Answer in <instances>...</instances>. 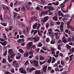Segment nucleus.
I'll return each mask as SVG.
<instances>
[{
	"label": "nucleus",
	"instance_id": "obj_1",
	"mask_svg": "<svg viewBox=\"0 0 74 74\" xmlns=\"http://www.w3.org/2000/svg\"><path fill=\"white\" fill-rule=\"evenodd\" d=\"M8 52L10 54V56L12 59H14V56H15V54L14 53V52L12 49H10L8 51Z\"/></svg>",
	"mask_w": 74,
	"mask_h": 74
},
{
	"label": "nucleus",
	"instance_id": "obj_2",
	"mask_svg": "<svg viewBox=\"0 0 74 74\" xmlns=\"http://www.w3.org/2000/svg\"><path fill=\"white\" fill-rule=\"evenodd\" d=\"M13 65L15 67H18L19 66V63H17L16 60H14L13 61Z\"/></svg>",
	"mask_w": 74,
	"mask_h": 74
},
{
	"label": "nucleus",
	"instance_id": "obj_3",
	"mask_svg": "<svg viewBox=\"0 0 74 74\" xmlns=\"http://www.w3.org/2000/svg\"><path fill=\"white\" fill-rule=\"evenodd\" d=\"M36 69L33 67H32L31 68L29 69V68L28 67L27 69V71H28L29 73H31L33 71H34Z\"/></svg>",
	"mask_w": 74,
	"mask_h": 74
},
{
	"label": "nucleus",
	"instance_id": "obj_4",
	"mask_svg": "<svg viewBox=\"0 0 74 74\" xmlns=\"http://www.w3.org/2000/svg\"><path fill=\"white\" fill-rule=\"evenodd\" d=\"M32 44H33L32 42H30L28 43L27 44V48L28 49H30L32 46Z\"/></svg>",
	"mask_w": 74,
	"mask_h": 74
},
{
	"label": "nucleus",
	"instance_id": "obj_5",
	"mask_svg": "<svg viewBox=\"0 0 74 74\" xmlns=\"http://www.w3.org/2000/svg\"><path fill=\"white\" fill-rule=\"evenodd\" d=\"M25 39H19L17 40V42L18 44H21L23 42H24Z\"/></svg>",
	"mask_w": 74,
	"mask_h": 74
},
{
	"label": "nucleus",
	"instance_id": "obj_6",
	"mask_svg": "<svg viewBox=\"0 0 74 74\" xmlns=\"http://www.w3.org/2000/svg\"><path fill=\"white\" fill-rule=\"evenodd\" d=\"M72 6V4H71V3L70 5L69 6H68L67 7V10H66V11H65L64 10H63V12H68V10H69L71 9V7Z\"/></svg>",
	"mask_w": 74,
	"mask_h": 74
},
{
	"label": "nucleus",
	"instance_id": "obj_7",
	"mask_svg": "<svg viewBox=\"0 0 74 74\" xmlns=\"http://www.w3.org/2000/svg\"><path fill=\"white\" fill-rule=\"evenodd\" d=\"M67 27L68 28V29H71V30H72V31H74V28L73 26L69 25H67Z\"/></svg>",
	"mask_w": 74,
	"mask_h": 74
},
{
	"label": "nucleus",
	"instance_id": "obj_8",
	"mask_svg": "<svg viewBox=\"0 0 74 74\" xmlns=\"http://www.w3.org/2000/svg\"><path fill=\"white\" fill-rule=\"evenodd\" d=\"M32 39H33V40H34L35 42H37V41H38V40H39V39H40V37L38 36H37V37H34Z\"/></svg>",
	"mask_w": 74,
	"mask_h": 74
},
{
	"label": "nucleus",
	"instance_id": "obj_9",
	"mask_svg": "<svg viewBox=\"0 0 74 74\" xmlns=\"http://www.w3.org/2000/svg\"><path fill=\"white\" fill-rule=\"evenodd\" d=\"M62 41L63 42H64V43H66L67 42V39L65 37V36H63L62 39Z\"/></svg>",
	"mask_w": 74,
	"mask_h": 74
},
{
	"label": "nucleus",
	"instance_id": "obj_10",
	"mask_svg": "<svg viewBox=\"0 0 74 74\" xmlns=\"http://www.w3.org/2000/svg\"><path fill=\"white\" fill-rule=\"evenodd\" d=\"M60 53L59 51H57L56 52V54H54L53 56H55V58H58L59 57V53Z\"/></svg>",
	"mask_w": 74,
	"mask_h": 74
},
{
	"label": "nucleus",
	"instance_id": "obj_11",
	"mask_svg": "<svg viewBox=\"0 0 74 74\" xmlns=\"http://www.w3.org/2000/svg\"><path fill=\"white\" fill-rule=\"evenodd\" d=\"M51 48L52 54H55V49L54 48H52L51 47Z\"/></svg>",
	"mask_w": 74,
	"mask_h": 74
},
{
	"label": "nucleus",
	"instance_id": "obj_12",
	"mask_svg": "<svg viewBox=\"0 0 74 74\" xmlns=\"http://www.w3.org/2000/svg\"><path fill=\"white\" fill-rule=\"evenodd\" d=\"M28 56H29V53L28 51H26L24 54V57H25V58L28 57Z\"/></svg>",
	"mask_w": 74,
	"mask_h": 74
},
{
	"label": "nucleus",
	"instance_id": "obj_13",
	"mask_svg": "<svg viewBox=\"0 0 74 74\" xmlns=\"http://www.w3.org/2000/svg\"><path fill=\"white\" fill-rule=\"evenodd\" d=\"M33 62L36 66H38V61L34 60Z\"/></svg>",
	"mask_w": 74,
	"mask_h": 74
},
{
	"label": "nucleus",
	"instance_id": "obj_14",
	"mask_svg": "<svg viewBox=\"0 0 74 74\" xmlns=\"http://www.w3.org/2000/svg\"><path fill=\"white\" fill-rule=\"evenodd\" d=\"M0 43L3 46H5L7 45V41H5L3 42H1Z\"/></svg>",
	"mask_w": 74,
	"mask_h": 74
},
{
	"label": "nucleus",
	"instance_id": "obj_15",
	"mask_svg": "<svg viewBox=\"0 0 74 74\" xmlns=\"http://www.w3.org/2000/svg\"><path fill=\"white\" fill-rule=\"evenodd\" d=\"M43 70L44 73H45L47 71V66H44V67L43 68Z\"/></svg>",
	"mask_w": 74,
	"mask_h": 74
},
{
	"label": "nucleus",
	"instance_id": "obj_16",
	"mask_svg": "<svg viewBox=\"0 0 74 74\" xmlns=\"http://www.w3.org/2000/svg\"><path fill=\"white\" fill-rule=\"evenodd\" d=\"M39 58V59L40 60H44L45 59V58L44 57H43L42 56H40Z\"/></svg>",
	"mask_w": 74,
	"mask_h": 74
},
{
	"label": "nucleus",
	"instance_id": "obj_17",
	"mask_svg": "<svg viewBox=\"0 0 74 74\" xmlns=\"http://www.w3.org/2000/svg\"><path fill=\"white\" fill-rule=\"evenodd\" d=\"M73 18V16H72L71 19L69 20V21L67 22V26L69 25H70V22L71 21V20H72V19Z\"/></svg>",
	"mask_w": 74,
	"mask_h": 74
},
{
	"label": "nucleus",
	"instance_id": "obj_18",
	"mask_svg": "<svg viewBox=\"0 0 74 74\" xmlns=\"http://www.w3.org/2000/svg\"><path fill=\"white\" fill-rule=\"evenodd\" d=\"M2 36H3V37L4 38H5V40H7V36H6V35H5V34L4 33H3L2 34Z\"/></svg>",
	"mask_w": 74,
	"mask_h": 74
},
{
	"label": "nucleus",
	"instance_id": "obj_19",
	"mask_svg": "<svg viewBox=\"0 0 74 74\" xmlns=\"http://www.w3.org/2000/svg\"><path fill=\"white\" fill-rule=\"evenodd\" d=\"M58 17L56 16H54L53 17V20H54L55 21H58Z\"/></svg>",
	"mask_w": 74,
	"mask_h": 74
},
{
	"label": "nucleus",
	"instance_id": "obj_20",
	"mask_svg": "<svg viewBox=\"0 0 74 74\" xmlns=\"http://www.w3.org/2000/svg\"><path fill=\"white\" fill-rule=\"evenodd\" d=\"M62 46V45L61 44H59L58 45V47L57 48L59 50H61L62 49V48L60 47H61Z\"/></svg>",
	"mask_w": 74,
	"mask_h": 74
},
{
	"label": "nucleus",
	"instance_id": "obj_21",
	"mask_svg": "<svg viewBox=\"0 0 74 74\" xmlns=\"http://www.w3.org/2000/svg\"><path fill=\"white\" fill-rule=\"evenodd\" d=\"M37 23H36L33 26V29H36V27H37Z\"/></svg>",
	"mask_w": 74,
	"mask_h": 74
},
{
	"label": "nucleus",
	"instance_id": "obj_22",
	"mask_svg": "<svg viewBox=\"0 0 74 74\" xmlns=\"http://www.w3.org/2000/svg\"><path fill=\"white\" fill-rule=\"evenodd\" d=\"M47 8H48V9H50L51 10H54V8L52 6H48Z\"/></svg>",
	"mask_w": 74,
	"mask_h": 74
},
{
	"label": "nucleus",
	"instance_id": "obj_23",
	"mask_svg": "<svg viewBox=\"0 0 74 74\" xmlns=\"http://www.w3.org/2000/svg\"><path fill=\"white\" fill-rule=\"evenodd\" d=\"M49 58V59L48 60V62L49 63H50L52 61V57L51 56H50Z\"/></svg>",
	"mask_w": 74,
	"mask_h": 74
},
{
	"label": "nucleus",
	"instance_id": "obj_24",
	"mask_svg": "<svg viewBox=\"0 0 74 74\" xmlns=\"http://www.w3.org/2000/svg\"><path fill=\"white\" fill-rule=\"evenodd\" d=\"M21 10L22 11H26V8H25V6L21 7Z\"/></svg>",
	"mask_w": 74,
	"mask_h": 74
},
{
	"label": "nucleus",
	"instance_id": "obj_25",
	"mask_svg": "<svg viewBox=\"0 0 74 74\" xmlns=\"http://www.w3.org/2000/svg\"><path fill=\"white\" fill-rule=\"evenodd\" d=\"M55 61H56V59L54 57H53L52 61L51 62L52 63H55Z\"/></svg>",
	"mask_w": 74,
	"mask_h": 74
},
{
	"label": "nucleus",
	"instance_id": "obj_26",
	"mask_svg": "<svg viewBox=\"0 0 74 74\" xmlns=\"http://www.w3.org/2000/svg\"><path fill=\"white\" fill-rule=\"evenodd\" d=\"M35 73L36 74H41V73L40 72V70H36L35 72Z\"/></svg>",
	"mask_w": 74,
	"mask_h": 74
},
{
	"label": "nucleus",
	"instance_id": "obj_27",
	"mask_svg": "<svg viewBox=\"0 0 74 74\" xmlns=\"http://www.w3.org/2000/svg\"><path fill=\"white\" fill-rule=\"evenodd\" d=\"M21 73H22L23 74H26V71L25 70H22L21 71Z\"/></svg>",
	"mask_w": 74,
	"mask_h": 74
},
{
	"label": "nucleus",
	"instance_id": "obj_28",
	"mask_svg": "<svg viewBox=\"0 0 74 74\" xmlns=\"http://www.w3.org/2000/svg\"><path fill=\"white\" fill-rule=\"evenodd\" d=\"M48 31L49 34H52V29H48Z\"/></svg>",
	"mask_w": 74,
	"mask_h": 74
},
{
	"label": "nucleus",
	"instance_id": "obj_29",
	"mask_svg": "<svg viewBox=\"0 0 74 74\" xmlns=\"http://www.w3.org/2000/svg\"><path fill=\"white\" fill-rule=\"evenodd\" d=\"M66 46H67V49H69V51H70V48L71 47V46H70L69 45H66Z\"/></svg>",
	"mask_w": 74,
	"mask_h": 74
},
{
	"label": "nucleus",
	"instance_id": "obj_30",
	"mask_svg": "<svg viewBox=\"0 0 74 74\" xmlns=\"http://www.w3.org/2000/svg\"><path fill=\"white\" fill-rule=\"evenodd\" d=\"M18 51L19 52H20L21 53H23V50L22 49H20L18 50Z\"/></svg>",
	"mask_w": 74,
	"mask_h": 74
},
{
	"label": "nucleus",
	"instance_id": "obj_31",
	"mask_svg": "<svg viewBox=\"0 0 74 74\" xmlns=\"http://www.w3.org/2000/svg\"><path fill=\"white\" fill-rule=\"evenodd\" d=\"M36 46L35 45H32L30 49H32V48H33V49H34L36 48Z\"/></svg>",
	"mask_w": 74,
	"mask_h": 74
},
{
	"label": "nucleus",
	"instance_id": "obj_32",
	"mask_svg": "<svg viewBox=\"0 0 74 74\" xmlns=\"http://www.w3.org/2000/svg\"><path fill=\"white\" fill-rule=\"evenodd\" d=\"M73 54H72L71 55L69 56V60L70 61H71L72 59H73L72 58L73 57Z\"/></svg>",
	"mask_w": 74,
	"mask_h": 74
},
{
	"label": "nucleus",
	"instance_id": "obj_33",
	"mask_svg": "<svg viewBox=\"0 0 74 74\" xmlns=\"http://www.w3.org/2000/svg\"><path fill=\"white\" fill-rule=\"evenodd\" d=\"M34 18H35V16H32L31 17V19L30 20V22H33L34 19Z\"/></svg>",
	"mask_w": 74,
	"mask_h": 74
},
{
	"label": "nucleus",
	"instance_id": "obj_34",
	"mask_svg": "<svg viewBox=\"0 0 74 74\" xmlns=\"http://www.w3.org/2000/svg\"><path fill=\"white\" fill-rule=\"evenodd\" d=\"M48 17L46 16V17H45L44 18V21H45V22H47V21H48Z\"/></svg>",
	"mask_w": 74,
	"mask_h": 74
},
{
	"label": "nucleus",
	"instance_id": "obj_35",
	"mask_svg": "<svg viewBox=\"0 0 74 74\" xmlns=\"http://www.w3.org/2000/svg\"><path fill=\"white\" fill-rule=\"evenodd\" d=\"M42 46V43H39L38 44V47H41Z\"/></svg>",
	"mask_w": 74,
	"mask_h": 74
},
{
	"label": "nucleus",
	"instance_id": "obj_36",
	"mask_svg": "<svg viewBox=\"0 0 74 74\" xmlns=\"http://www.w3.org/2000/svg\"><path fill=\"white\" fill-rule=\"evenodd\" d=\"M1 25H2L3 26H7V23H1Z\"/></svg>",
	"mask_w": 74,
	"mask_h": 74
},
{
	"label": "nucleus",
	"instance_id": "obj_37",
	"mask_svg": "<svg viewBox=\"0 0 74 74\" xmlns=\"http://www.w3.org/2000/svg\"><path fill=\"white\" fill-rule=\"evenodd\" d=\"M7 54V50H6L3 53V56H5Z\"/></svg>",
	"mask_w": 74,
	"mask_h": 74
},
{
	"label": "nucleus",
	"instance_id": "obj_38",
	"mask_svg": "<svg viewBox=\"0 0 74 74\" xmlns=\"http://www.w3.org/2000/svg\"><path fill=\"white\" fill-rule=\"evenodd\" d=\"M67 41L68 42H70V41H72V39L70 37H69L68 38Z\"/></svg>",
	"mask_w": 74,
	"mask_h": 74
},
{
	"label": "nucleus",
	"instance_id": "obj_39",
	"mask_svg": "<svg viewBox=\"0 0 74 74\" xmlns=\"http://www.w3.org/2000/svg\"><path fill=\"white\" fill-rule=\"evenodd\" d=\"M73 53L74 52V48H72L70 50V51Z\"/></svg>",
	"mask_w": 74,
	"mask_h": 74
},
{
	"label": "nucleus",
	"instance_id": "obj_40",
	"mask_svg": "<svg viewBox=\"0 0 74 74\" xmlns=\"http://www.w3.org/2000/svg\"><path fill=\"white\" fill-rule=\"evenodd\" d=\"M60 7H61L62 9V8H64V7H65V5H64L61 4L60 5Z\"/></svg>",
	"mask_w": 74,
	"mask_h": 74
},
{
	"label": "nucleus",
	"instance_id": "obj_41",
	"mask_svg": "<svg viewBox=\"0 0 74 74\" xmlns=\"http://www.w3.org/2000/svg\"><path fill=\"white\" fill-rule=\"evenodd\" d=\"M49 23H47L46 24V27L47 29H48V26H49Z\"/></svg>",
	"mask_w": 74,
	"mask_h": 74
},
{
	"label": "nucleus",
	"instance_id": "obj_42",
	"mask_svg": "<svg viewBox=\"0 0 74 74\" xmlns=\"http://www.w3.org/2000/svg\"><path fill=\"white\" fill-rule=\"evenodd\" d=\"M6 62V60L5 58H3L2 60V62L3 63H4Z\"/></svg>",
	"mask_w": 74,
	"mask_h": 74
},
{
	"label": "nucleus",
	"instance_id": "obj_43",
	"mask_svg": "<svg viewBox=\"0 0 74 74\" xmlns=\"http://www.w3.org/2000/svg\"><path fill=\"white\" fill-rule=\"evenodd\" d=\"M40 26H41V24H38V26L37 27V29H38L40 27Z\"/></svg>",
	"mask_w": 74,
	"mask_h": 74
},
{
	"label": "nucleus",
	"instance_id": "obj_44",
	"mask_svg": "<svg viewBox=\"0 0 74 74\" xmlns=\"http://www.w3.org/2000/svg\"><path fill=\"white\" fill-rule=\"evenodd\" d=\"M61 29V32L63 31V27H60Z\"/></svg>",
	"mask_w": 74,
	"mask_h": 74
},
{
	"label": "nucleus",
	"instance_id": "obj_45",
	"mask_svg": "<svg viewBox=\"0 0 74 74\" xmlns=\"http://www.w3.org/2000/svg\"><path fill=\"white\" fill-rule=\"evenodd\" d=\"M59 56L60 57H63V55L62 53H60L59 54Z\"/></svg>",
	"mask_w": 74,
	"mask_h": 74
},
{
	"label": "nucleus",
	"instance_id": "obj_46",
	"mask_svg": "<svg viewBox=\"0 0 74 74\" xmlns=\"http://www.w3.org/2000/svg\"><path fill=\"white\" fill-rule=\"evenodd\" d=\"M58 63H56L53 65V66L54 67H56L58 66Z\"/></svg>",
	"mask_w": 74,
	"mask_h": 74
},
{
	"label": "nucleus",
	"instance_id": "obj_47",
	"mask_svg": "<svg viewBox=\"0 0 74 74\" xmlns=\"http://www.w3.org/2000/svg\"><path fill=\"white\" fill-rule=\"evenodd\" d=\"M61 63L62 65H64V62L63 61H61Z\"/></svg>",
	"mask_w": 74,
	"mask_h": 74
},
{
	"label": "nucleus",
	"instance_id": "obj_48",
	"mask_svg": "<svg viewBox=\"0 0 74 74\" xmlns=\"http://www.w3.org/2000/svg\"><path fill=\"white\" fill-rule=\"evenodd\" d=\"M37 30H35L34 31V33L33 34L34 35H35L36 34H37Z\"/></svg>",
	"mask_w": 74,
	"mask_h": 74
},
{
	"label": "nucleus",
	"instance_id": "obj_49",
	"mask_svg": "<svg viewBox=\"0 0 74 74\" xmlns=\"http://www.w3.org/2000/svg\"><path fill=\"white\" fill-rule=\"evenodd\" d=\"M46 42H48L49 41V38H47V39L46 40Z\"/></svg>",
	"mask_w": 74,
	"mask_h": 74
},
{
	"label": "nucleus",
	"instance_id": "obj_50",
	"mask_svg": "<svg viewBox=\"0 0 74 74\" xmlns=\"http://www.w3.org/2000/svg\"><path fill=\"white\" fill-rule=\"evenodd\" d=\"M50 42H51V44H55V42L51 40V41Z\"/></svg>",
	"mask_w": 74,
	"mask_h": 74
},
{
	"label": "nucleus",
	"instance_id": "obj_51",
	"mask_svg": "<svg viewBox=\"0 0 74 74\" xmlns=\"http://www.w3.org/2000/svg\"><path fill=\"white\" fill-rule=\"evenodd\" d=\"M10 6L11 7H13V3L11 2L10 3Z\"/></svg>",
	"mask_w": 74,
	"mask_h": 74
},
{
	"label": "nucleus",
	"instance_id": "obj_52",
	"mask_svg": "<svg viewBox=\"0 0 74 74\" xmlns=\"http://www.w3.org/2000/svg\"><path fill=\"white\" fill-rule=\"evenodd\" d=\"M23 33L24 34H26V30L25 29H23Z\"/></svg>",
	"mask_w": 74,
	"mask_h": 74
},
{
	"label": "nucleus",
	"instance_id": "obj_53",
	"mask_svg": "<svg viewBox=\"0 0 74 74\" xmlns=\"http://www.w3.org/2000/svg\"><path fill=\"white\" fill-rule=\"evenodd\" d=\"M5 29L6 32H9V29L7 28H5Z\"/></svg>",
	"mask_w": 74,
	"mask_h": 74
},
{
	"label": "nucleus",
	"instance_id": "obj_54",
	"mask_svg": "<svg viewBox=\"0 0 74 74\" xmlns=\"http://www.w3.org/2000/svg\"><path fill=\"white\" fill-rule=\"evenodd\" d=\"M58 15L59 16H60V15L61 14V11H59L58 12Z\"/></svg>",
	"mask_w": 74,
	"mask_h": 74
},
{
	"label": "nucleus",
	"instance_id": "obj_55",
	"mask_svg": "<svg viewBox=\"0 0 74 74\" xmlns=\"http://www.w3.org/2000/svg\"><path fill=\"white\" fill-rule=\"evenodd\" d=\"M25 7L27 9V10H30V7L27 6H26Z\"/></svg>",
	"mask_w": 74,
	"mask_h": 74
},
{
	"label": "nucleus",
	"instance_id": "obj_56",
	"mask_svg": "<svg viewBox=\"0 0 74 74\" xmlns=\"http://www.w3.org/2000/svg\"><path fill=\"white\" fill-rule=\"evenodd\" d=\"M35 59H36V60H38L39 59V58L38 57V55H37L35 58Z\"/></svg>",
	"mask_w": 74,
	"mask_h": 74
},
{
	"label": "nucleus",
	"instance_id": "obj_57",
	"mask_svg": "<svg viewBox=\"0 0 74 74\" xmlns=\"http://www.w3.org/2000/svg\"><path fill=\"white\" fill-rule=\"evenodd\" d=\"M16 15H17V14L16 13H14V18H15L16 17Z\"/></svg>",
	"mask_w": 74,
	"mask_h": 74
},
{
	"label": "nucleus",
	"instance_id": "obj_58",
	"mask_svg": "<svg viewBox=\"0 0 74 74\" xmlns=\"http://www.w3.org/2000/svg\"><path fill=\"white\" fill-rule=\"evenodd\" d=\"M59 69H58V68L56 67L55 69V71H58L59 70Z\"/></svg>",
	"mask_w": 74,
	"mask_h": 74
},
{
	"label": "nucleus",
	"instance_id": "obj_59",
	"mask_svg": "<svg viewBox=\"0 0 74 74\" xmlns=\"http://www.w3.org/2000/svg\"><path fill=\"white\" fill-rule=\"evenodd\" d=\"M60 27H63V22H61Z\"/></svg>",
	"mask_w": 74,
	"mask_h": 74
},
{
	"label": "nucleus",
	"instance_id": "obj_60",
	"mask_svg": "<svg viewBox=\"0 0 74 74\" xmlns=\"http://www.w3.org/2000/svg\"><path fill=\"white\" fill-rule=\"evenodd\" d=\"M33 55H32L30 56L29 57V59H32V58H33Z\"/></svg>",
	"mask_w": 74,
	"mask_h": 74
},
{
	"label": "nucleus",
	"instance_id": "obj_61",
	"mask_svg": "<svg viewBox=\"0 0 74 74\" xmlns=\"http://www.w3.org/2000/svg\"><path fill=\"white\" fill-rule=\"evenodd\" d=\"M40 50V49L38 48L36 49V51L37 52H39V51Z\"/></svg>",
	"mask_w": 74,
	"mask_h": 74
},
{
	"label": "nucleus",
	"instance_id": "obj_62",
	"mask_svg": "<svg viewBox=\"0 0 74 74\" xmlns=\"http://www.w3.org/2000/svg\"><path fill=\"white\" fill-rule=\"evenodd\" d=\"M62 41L61 40H59L58 41V43L59 44V43H62Z\"/></svg>",
	"mask_w": 74,
	"mask_h": 74
},
{
	"label": "nucleus",
	"instance_id": "obj_63",
	"mask_svg": "<svg viewBox=\"0 0 74 74\" xmlns=\"http://www.w3.org/2000/svg\"><path fill=\"white\" fill-rule=\"evenodd\" d=\"M21 58V57H19V56H16V59H20Z\"/></svg>",
	"mask_w": 74,
	"mask_h": 74
},
{
	"label": "nucleus",
	"instance_id": "obj_64",
	"mask_svg": "<svg viewBox=\"0 0 74 74\" xmlns=\"http://www.w3.org/2000/svg\"><path fill=\"white\" fill-rule=\"evenodd\" d=\"M10 73L8 71H6L5 72V74H10Z\"/></svg>",
	"mask_w": 74,
	"mask_h": 74
}]
</instances>
